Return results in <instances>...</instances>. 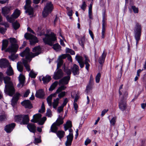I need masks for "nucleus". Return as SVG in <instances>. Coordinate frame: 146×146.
Masks as SVG:
<instances>
[{
  "instance_id": "nucleus-1",
  "label": "nucleus",
  "mask_w": 146,
  "mask_h": 146,
  "mask_svg": "<svg viewBox=\"0 0 146 146\" xmlns=\"http://www.w3.org/2000/svg\"><path fill=\"white\" fill-rule=\"evenodd\" d=\"M33 51L34 53H30L29 48L27 47L25 50L20 54V55L23 57L25 56L27 60L30 61L32 58L37 56L41 53V48L39 46H38L34 47Z\"/></svg>"
},
{
  "instance_id": "nucleus-2",
  "label": "nucleus",
  "mask_w": 146,
  "mask_h": 146,
  "mask_svg": "<svg viewBox=\"0 0 146 146\" xmlns=\"http://www.w3.org/2000/svg\"><path fill=\"white\" fill-rule=\"evenodd\" d=\"M84 57L85 58L84 62L83 61V57L78 54L76 55L75 58L76 60L79 63L80 66L81 68H83L84 66V64H85L86 65V68L88 71L90 66V65L89 64V62H90V60L88 57L86 55H84Z\"/></svg>"
},
{
  "instance_id": "nucleus-3",
  "label": "nucleus",
  "mask_w": 146,
  "mask_h": 146,
  "mask_svg": "<svg viewBox=\"0 0 146 146\" xmlns=\"http://www.w3.org/2000/svg\"><path fill=\"white\" fill-rule=\"evenodd\" d=\"M8 39L9 40L11 44L5 50V52L14 53H16L19 48V46L17 44V40L15 38H10Z\"/></svg>"
},
{
  "instance_id": "nucleus-4",
  "label": "nucleus",
  "mask_w": 146,
  "mask_h": 146,
  "mask_svg": "<svg viewBox=\"0 0 146 146\" xmlns=\"http://www.w3.org/2000/svg\"><path fill=\"white\" fill-rule=\"evenodd\" d=\"M45 37L43 38L44 42L46 44L50 46L53 45L54 41L56 40V38L55 34L52 33L49 34H45Z\"/></svg>"
},
{
  "instance_id": "nucleus-5",
  "label": "nucleus",
  "mask_w": 146,
  "mask_h": 146,
  "mask_svg": "<svg viewBox=\"0 0 146 146\" xmlns=\"http://www.w3.org/2000/svg\"><path fill=\"white\" fill-rule=\"evenodd\" d=\"M41 114H36L33 116V118L31 120V121L33 123H37L38 122L39 124L42 125L46 120V118L45 117H44L41 118Z\"/></svg>"
},
{
  "instance_id": "nucleus-6",
  "label": "nucleus",
  "mask_w": 146,
  "mask_h": 146,
  "mask_svg": "<svg viewBox=\"0 0 146 146\" xmlns=\"http://www.w3.org/2000/svg\"><path fill=\"white\" fill-rule=\"evenodd\" d=\"M141 25L138 23H137L135 27L134 36L136 40V44H137L140 39L141 34Z\"/></svg>"
},
{
  "instance_id": "nucleus-7",
  "label": "nucleus",
  "mask_w": 146,
  "mask_h": 146,
  "mask_svg": "<svg viewBox=\"0 0 146 146\" xmlns=\"http://www.w3.org/2000/svg\"><path fill=\"white\" fill-rule=\"evenodd\" d=\"M5 93L10 96H12L15 94V89L13 84L5 85L4 90Z\"/></svg>"
},
{
  "instance_id": "nucleus-8",
  "label": "nucleus",
  "mask_w": 146,
  "mask_h": 146,
  "mask_svg": "<svg viewBox=\"0 0 146 146\" xmlns=\"http://www.w3.org/2000/svg\"><path fill=\"white\" fill-rule=\"evenodd\" d=\"M53 9V5L51 2H48L44 7L42 12V15L44 17H46L52 11Z\"/></svg>"
},
{
  "instance_id": "nucleus-9",
  "label": "nucleus",
  "mask_w": 146,
  "mask_h": 146,
  "mask_svg": "<svg viewBox=\"0 0 146 146\" xmlns=\"http://www.w3.org/2000/svg\"><path fill=\"white\" fill-rule=\"evenodd\" d=\"M64 118L58 119L56 121V122L54 123L50 127V132H52L56 133L57 130V127L56 125H59L63 123V119Z\"/></svg>"
},
{
  "instance_id": "nucleus-10",
  "label": "nucleus",
  "mask_w": 146,
  "mask_h": 146,
  "mask_svg": "<svg viewBox=\"0 0 146 146\" xmlns=\"http://www.w3.org/2000/svg\"><path fill=\"white\" fill-rule=\"evenodd\" d=\"M24 36L25 38L29 40L30 43L31 45H34L35 43L37 42L38 41L37 37L31 34L26 33L25 35Z\"/></svg>"
},
{
  "instance_id": "nucleus-11",
  "label": "nucleus",
  "mask_w": 146,
  "mask_h": 146,
  "mask_svg": "<svg viewBox=\"0 0 146 146\" xmlns=\"http://www.w3.org/2000/svg\"><path fill=\"white\" fill-rule=\"evenodd\" d=\"M126 99L127 98H123V97L122 96L121 97V98H120L119 106V109L122 111L125 110L127 108Z\"/></svg>"
},
{
  "instance_id": "nucleus-12",
  "label": "nucleus",
  "mask_w": 146,
  "mask_h": 146,
  "mask_svg": "<svg viewBox=\"0 0 146 146\" xmlns=\"http://www.w3.org/2000/svg\"><path fill=\"white\" fill-rule=\"evenodd\" d=\"M31 0H26V5L24 7L25 9L26 10V12L28 13L29 15H32L33 13V8L31 7Z\"/></svg>"
},
{
  "instance_id": "nucleus-13",
  "label": "nucleus",
  "mask_w": 146,
  "mask_h": 146,
  "mask_svg": "<svg viewBox=\"0 0 146 146\" xmlns=\"http://www.w3.org/2000/svg\"><path fill=\"white\" fill-rule=\"evenodd\" d=\"M13 6H5L2 8V13L5 16L9 13L10 11L14 9Z\"/></svg>"
},
{
  "instance_id": "nucleus-14",
  "label": "nucleus",
  "mask_w": 146,
  "mask_h": 146,
  "mask_svg": "<svg viewBox=\"0 0 146 146\" xmlns=\"http://www.w3.org/2000/svg\"><path fill=\"white\" fill-rule=\"evenodd\" d=\"M123 84H121L119 88V93L120 98H121V97H123V98H127L128 93L125 89H123Z\"/></svg>"
},
{
  "instance_id": "nucleus-15",
  "label": "nucleus",
  "mask_w": 146,
  "mask_h": 146,
  "mask_svg": "<svg viewBox=\"0 0 146 146\" xmlns=\"http://www.w3.org/2000/svg\"><path fill=\"white\" fill-rule=\"evenodd\" d=\"M63 73L61 69H58L54 72L53 78L55 80H58L62 77L63 76Z\"/></svg>"
},
{
  "instance_id": "nucleus-16",
  "label": "nucleus",
  "mask_w": 146,
  "mask_h": 146,
  "mask_svg": "<svg viewBox=\"0 0 146 146\" xmlns=\"http://www.w3.org/2000/svg\"><path fill=\"white\" fill-rule=\"evenodd\" d=\"M70 79V76H67L64 77L59 81L58 84L60 85H66L68 84Z\"/></svg>"
},
{
  "instance_id": "nucleus-17",
  "label": "nucleus",
  "mask_w": 146,
  "mask_h": 146,
  "mask_svg": "<svg viewBox=\"0 0 146 146\" xmlns=\"http://www.w3.org/2000/svg\"><path fill=\"white\" fill-rule=\"evenodd\" d=\"M18 78L19 83L17 85V87L18 88L22 87L24 85L25 77L23 75L21 74L18 77Z\"/></svg>"
},
{
  "instance_id": "nucleus-18",
  "label": "nucleus",
  "mask_w": 146,
  "mask_h": 146,
  "mask_svg": "<svg viewBox=\"0 0 146 146\" xmlns=\"http://www.w3.org/2000/svg\"><path fill=\"white\" fill-rule=\"evenodd\" d=\"M67 140L65 142V145L66 146H70L73 140V133H70L67 136Z\"/></svg>"
},
{
  "instance_id": "nucleus-19",
  "label": "nucleus",
  "mask_w": 146,
  "mask_h": 146,
  "mask_svg": "<svg viewBox=\"0 0 146 146\" xmlns=\"http://www.w3.org/2000/svg\"><path fill=\"white\" fill-rule=\"evenodd\" d=\"M92 76L91 75L90 76L89 83L87 85L85 92L88 94L90 91V90L92 89V86L93 84V78H92Z\"/></svg>"
},
{
  "instance_id": "nucleus-20",
  "label": "nucleus",
  "mask_w": 146,
  "mask_h": 146,
  "mask_svg": "<svg viewBox=\"0 0 146 146\" xmlns=\"http://www.w3.org/2000/svg\"><path fill=\"white\" fill-rule=\"evenodd\" d=\"M72 127V123L71 121L69 120L67 121L66 124L64 125V130L65 131H66L69 128H70L69 130V132H70L69 134L71 133H73V131L71 129Z\"/></svg>"
},
{
  "instance_id": "nucleus-21",
  "label": "nucleus",
  "mask_w": 146,
  "mask_h": 146,
  "mask_svg": "<svg viewBox=\"0 0 146 146\" xmlns=\"http://www.w3.org/2000/svg\"><path fill=\"white\" fill-rule=\"evenodd\" d=\"M15 126V124L13 123L6 125L5 127V130L7 133H10L14 129Z\"/></svg>"
},
{
  "instance_id": "nucleus-22",
  "label": "nucleus",
  "mask_w": 146,
  "mask_h": 146,
  "mask_svg": "<svg viewBox=\"0 0 146 146\" xmlns=\"http://www.w3.org/2000/svg\"><path fill=\"white\" fill-rule=\"evenodd\" d=\"M9 65V63L6 59L3 58L0 60V67L1 68H5Z\"/></svg>"
},
{
  "instance_id": "nucleus-23",
  "label": "nucleus",
  "mask_w": 146,
  "mask_h": 146,
  "mask_svg": "<svg viewBox=\"0 0 146 146\" xmlns=\"http://www.w3.org/2000/svg\"><path fill=\"white\" fill-rule=\"evenodd\" d=\"M71 71L74 75H78L79 73V66L75 64H74L71 68Z\"/></svg>"
},
{
  "instance_id": "nucleus-24",
  "label": "nucleus",
  "mask_w": 146,
  "mask_h": 146,
  "mask_svg": "<svg viewBox=\"0 0 146 146\" xmlns=\"http://www.w3.org/2000/svg\"><path fill=\"white\" fill-rule=\"evenodd\" d=\"M21 104L25 108L31 109L32 107L31 102L29 100H25L21 102Z\"/></svg>"
},
{
  "instance_id": "nucleus-25",
  "label": "nucleus",
  "mask_w": 146,
  "mask_h": 146,
  "mask_svg": "<svg viewBox=\"0 0 146 146\" xmlns=\"http://www.w3.org/2000/svg\"><path fill=\"white\" fill-rule=\"evenodd\" d=\"M106 55L107 53L104 50L98 59V62L100 64H102L104 63Z\"/></svg>"
},
{
  "instance_id": "nucleus-26",
  "label": "nucleus",
  "mask_w": 146,
  "mask_h": 146,
  "mask_svg": "<svg viewBox=\"0 0 146 146\" xmlns=\"http://www.w3.org/2000/svg\"><path fill=\"white\" fill-rule=\"evenodd\" d=\"M35 96L38 98H42L44 96V93L43 90L42 89L37 90L35 95Z\"/></svg>"
},
{
  "instance_id": "nucleus-27",
  "label": "nucleus",
  "mask_w": 146,
  "mask_h": 146,
  "mask_svg": "<svg viewBox=\"0 0 146 146\" xmlns=\"http://www.w3.org/2000/svg\"><path fill=\"white\" fill-rule=\"evenodd\" d=\"M27 127L31 132L35 133L36 127L35 124L33 123L29 124L27 125Z\"/></svg>"
},
{
  "instance_id": "nucleus-28",
  "label": "nucleus",
  "mask_w": 146,
  "mask_h": 146,
  "mask_svg": "<svg viewBox=\"0 0 146 146\" xmlns=\"http://www.w3.org/2000/svg\"><path fill=\"white\" fill-rule=\"evenodd\" d=\"M20 95V94L17 93L16 94V95L13 98L12 100L11 104L13 106L17 104Z\"/></svg>"
},
{
  "instance_id": "nucleus-29",
  "label": "nucleus",
  "mask_w": 146,
  "mask_h": 146,
  "mask_svg": "<svg viewBox=\"0 0 146 146\" xmlns=\"http://www.w3.org/2000/svg\"><path fill=\"white\" fill-rule=\"evenodd\" d=\"M22 121L21 124H27L29 121V117L27 115H22Z\"/></svg>"
},
{
  "instance_id": "nucleus-30",
  "label": "nucleus",
  "mask_w": 146,
  "mask_h": 146,
  "mask_svg": "<svg viewBox=\"0 0 146 146\" xmlns=\"http://www.w3.org/2000/svg\"><path fill=\"white\" fill-rule=\"evenodd\" d=\"M3 79L5 85H9L13 84L11 80V78L9 76H6L4 77Z\"/></svg>"
},
{
  "instance_id": "nucleus-31",
  "label": "nucleus",
  "mask_w": 146,
  "mask_h": 146,
  "mask_svg": "<svg viewBox=\"0 0 146 146\" xmlns=\"http://www.w3.org/2000/svg\"><path fill=\"white\" fill-rule=\"evenodd\" d=\"M84 36L81 37L79 39H78V42L83 48L84 47V44L85 43V39Z\"/></svg>"
},
{
  "instance_id": "nucleus-32",
  "label": "nucleus",
  "mask_w": 146,
  "mask_h": 146,
  "mask_svg": "<svg viewBox=\"0 0 146 146\" xmlns=\"http://www.w3.org/2000/svg\"><path fill=\"white\" fill-rule=\"evenodd\" d=\"M8 43L9 41L8 40L5 39L3 40L1 48L2 50H4L8 46Z\"/></svg>"
},
{
  "instance_id": "nucleus-33",
  "label": "nucleus",
  "mask_w": 146,
  "mask_h": 146,
  "mask_svg": "<svg viewBox=\"0 0 146 146\" xmlns=\"http://www.w3.org/2000/svg\"><path fill=\"white\" fill-rule=\"evenodd\" d=\"M17 68L18 70L20 72H22L23 69V63L21 62H18L17 64Z\"/></svg>"
},
{
  "instance_id": "nucleus-34",
  "label": "nucleus",
  "mask_w": 146,
  "mask_h": 146,
  "mask_svg": "<svg viewBox=\"0 0 146 146\" xmlns=\"http://www.w3.org/2000/svg\"><path fill=\"white\" fill-rule=\"evenodd\" d=\"M23 63L24 64L26 70L28 71H30V70L29 65L27 63V60H26L23 59Z\"/></svg>"
},
{
  "instance_id": "nucleus-35",
  "label": "nucleus",
  "mask_w": 146,
  "mask_h": 146,
  "mask_svg": "<svg viewBox=\"0 0 146 146\" xmlns=\"http://www.w3.org/2000/svg\"><path fill=\"white\" fill-rule=\"evenodd\" d=\"M51 79L50 76L48 75H47L45 77H43L42 79L44 84L47 83Z\"/></svg>"
},
{
  "instance_id": "nucleus-36",
  "label": "nucleus",
  "mask_w": 146,
  "mask_h": 146,
  "mask_svg": "<svg viewBox=\"0 0 146 146\" xmlns=\"http://www.w3.org/2000/svg\"><path fill=\"white\" fill-rule=\"evenodd\" d=\"M6 73L9 76H11L13 74V71L11 66H9V67L6 72Z\"/></svg>"
},
{
  "instance_id": "nucleus-37",
  "label": "nucleus",
  "mask_w": 146,
  "mask_h": 146,
  "mask_svg": "<svg viewBox=\"0 0 146 146\" xmlns=\"http://www.w3.org/2000/svg\"><path fill=\"white\" fill-rule=\"evenodd\" d=\"M20 11L18 9H16L12 15V16L15 18H17L20 15Z\"/></svg>"
},
{
  "instance_id": "nucleus-38",
  "label": "nucleus",
  "mask_w": 146,
  "mask_h": 146,
  "mask_svg": "<svg viewBox=\"0 0 146 146\" xmlns=\"http://www.w3.org/2000/svg\"><path fill=\"white\" fill-rule=\"evenodd\" d=\"M58 84V82L57 81H55L50 86L49 89V91H52L54 90Z\"/></svg>"
},
{
  "instance_id": "nucleus-39",
  "label": "nucleus",
  "mask_w": 146,
  "mask_h": 146,
  "mask_svg": "<svg viewBox=\"0 0 146 146\" xmlns=\"http://www.w3.org/2000/svg\"><path fill=\"white\" fill-rule=\"evenodd\" d=\"M59 98H57L56 99L54 100L52 103L53 107L54 108L56 109L58 106V103Z\"/></svg>"
},
{
  "instance_id": "nucleus-40",
  "label": "nucleus",
  "mask_w": 146,
  "mask_h": 146,
  "mask_svg": "<svg viewBox=\"0 0 146 146\" xmlns=\"http://www.w3.org/2000/svg\"><path fill=\"white\" fill-rule=\"evenodd\" d=\"M56 133L58 137L60 139L63 137L65 134V132L63 131H59L57 132H56Z\"/></svg>"
},
{
  "instance_id": "nucleus-41",
  "label": "nucleus",
  "mask_w": 146,
  "mask_h": 146,
  "mask_svg": "<svg viewBox=\"0 0 146 146\" xmlns=\"http://www.w3.org/2000/svg\"><path fill=\"white\" fill-rule=\"evenodd\" d=\"M6 16L7 20L8 22L11 23H13V22L14 21L15 19L14 18V17L12 16V15L10 17L7 15Z\"/></svg>"
},
{
  "instance_id": "nucleus-42",
  "label": "nucleus",
  "mask_w": 146,
  "mask_h": 146,
  "mask_svg": "<svg viewBox=\"0 0 146 146\" xmlns=\"http://www.w3.org/2000/svg\"><path fill=\"white\" fill-rule=\"evenodd\" d=\"M12 25L13 28L15 30L18 29L20 26L19 24L17 21L13 23H12Z\"/></svg>"
},
{
  "instance_id": "nucleus-43",
  "label": "nucleus",
  "mask_w": 146,
  "mask_h": 146,
  "mask_svg": "<svg viewBox=\"0 0 146 146\" xmlns=\"http://www.w3.org/2000/svg\"><path fill=\"white\" fill-rule=\"evenodd\" d=\"M66 88V86L64 85H62L60 87H59L56 90V93H59L61 91L65 90Z\"/></svg>"
},
{
  "instance_id": "nucleus-44",
  "label": "nucleus",
  "mask_w": 146,
  "mask_h": 146,
  "mask_svg": "<svg viewBox=\"0 0 146 146\" xmlns=\"http://www.w3.org/2000/svg\"><path fill=\"white\" fill-rule=\"evenodd\" d=\"M53 47V49L57 51H59L60 50L61 47L58 43L54 44Z\"/></svg>"
},
{
  "instance_id": "nucleus-45",
  "label": "nucleus",
  "mask_w": 146,
  "mask_h": 146,
  "mask_svg": "<svg viewBox=\"0 0 146 146\" xmlns=\"http://www.w3.org/2000/svg\"><path fill=\"white\" fill-rule=\"evenodd\" d=\"M14 118L16 121H19L22 119V115H16L15 117Z\"/></svg>"
},
{
  "instance_id": "nucleus-46",
  "label": "nucleus",
  "mask_w": 146,
  "mask_h": 146,
  "mask_svg": "<svg viewBox=\"0 0 146 146\" xmlns=\"http://www.w3.org/2000/svg\"><path fill=\"white\" fill-rule=\"evenodd\" d=\"M52 98L51 97V96H49L46 99L47 103L48 105L50 106H51L52 105L51 102Z\"/></svg>"
},
{
  "instance_id": "nucleus-47",
  "label": "nucleus",
  "mask_w": 146,
  "mask_h": 146,
  "mask_svg": "<svg viewBox=\"0 0 146 146\" xmlns=\"http://www.w3.org/2000/svg\"><path fill=\"white\" fill-rule=\"evenodd\" d=\"M18 56L17 54H12L9 56V58L10 60L14 61L17 58Z\"/></svg>"
},
{
  "instance_id": "nucleus-48",
  "label": "nucleus",
  "mask_w": 146,
  "mask_h": 146,
  "mask_svg": "<svg viewBox=\"0 0 146 146\" xmlns=\"http://www.w3.org/2000/svg\"><path fill=\"white\" fill-rule=\"evenodd\" d=\"M58 61L57 67V69H58L63 63V60L62 59H60L58 58Z\"/></svg>"
},
{
  "instance_id": "nucleus-49",
  "label": "nucleus",
  "mask_w": 146,
  "mask_h": 146,
  "mask_svg": "<svg viewBox=\"0 0 146 146\" xmlns=\"http://www.w3.org/2000/svg\"><path fill=\"white\" fill-rule=\"evenodd\" d=\"M66 53H70L71 55H74L75 54L74 51V50L68 48H66Z\"/></svg>"
},
{
  "instance_id": "nucleus-50",
  "label": "nucleus",
  "mask_w": 146,
  "mask_h": 146,
  "mask_svg": "<svg viewBox=\"0 0 146 146\" xmlns=\"http://www.w3.org/2000/svg\"><path fill=\"white\" fill-rule=\"evenodd\" d=\"M116 117H114L110 120V122L111 125L113 126L115 125L116 122Z\"/></svg>"
},
{
  "instance_id": "nucleus-51",
  "label": "nucleus",
  "mask_w": 146,
  "mask_h": 146,
  "mask_svg": "<svg viewBox=\"0 0 146 146\" xmlns=\"http://www.w3.org/2000/svg\"><path fill=\"white\" fill-rule=\"evenodd\" d=\"M101 74L100 73H98L96 77V83H98L99 82Z\"/></svg>"
},
{
  "instance_id": "nucleus-52",
  "label": "nucleus",
  "mask_w": 146,
  "mask_h": 146,
  "mask_svg": "<svg viewBox=\"0 0 146 146\" xmlns=\"http://www.w3.org/2000/svg\"><path fill=\"white\" fill-rule=\"evenodd\" d=\"M37 74H36L33 70H31L30 72L29 75L31 78H35Z\"/></svg>"
},
{
  "instance_id": "nucleus-53",
  "label": "nucleus",
  "mask_w": 146,
  "mask_h": 146,
  "mask_svg": "<svg viewBox=\"0 0 146 146\" xmlns=\"http://www.w3.org/2000/svg\"><path fill=\"white\" fill-rule=\"evenodd\" d=\"M46 116L48 117H51L52 116V111L50 109H48L46 113Z\"/></svg>"
},
{
  "instance_id": "nucleus-54",
  "label": "nucleus",
  "mask_w": 146,
  "mask_h": 146,
  "mask_svg": "<svg viewBox=\"0 0 146 146\" xmlns=\"http://www.w3.org/2000/svg\"><path fill=\"white\" fill-rule=\"evenodd\" d=\"M64 72L66 73L67 76H70L71 74V70L67 68H65L64 70Z\"/></svg>"
},
{
  "instance_id": "nucleus-55",
  "label": "nucleus",
  "mask_w": 146,
  "mask_h": 146,
  "mask_svg": "<svg viewBox=\"0 0 146 146\" xmlns=\"http://www.w3.org/2000/svg\"><path fill=\"white\" fill-rule=\"evenodd\" d=\"M45 110V108L44 107V103L43 102L42 105L41 109L39 110L38 111L39 112L43 113L44 112Z\"/></svg>"
},
{
  "instance_id": "nucleus-56",
  "label": "nucleus",
  "mask_w": 146,
  "mask_h": 146,
  "mask_svg": "<svg viewBox=\"0 0 146 146\" xmlns=\"http://www.w3.org/2000/svg\"><path fill=\"white\" fill-rule=\"evenodd\" d=\"M69 8L66 7V9L68 11L67 14L70 17H71L72 15V10L69 9Z\"/></svg>"
},
{
  "instance_id": "nucleus-57",
  "label": "nucleus",
  "mask_w": 146,
  "mask_h": 146,
  "mask_svg": "<svg viewBox=\"0 0 146 146\" xmlns=\"http://www.w3.org/2000/svg\"><path fill=\"white\" fill-rule=\"evenodd\" d=\"M106 30V28L102 27V38H104L105 37V33Z\"/></svg>"
},
{
  "instance_id": "nucleus-58",
  "label": "nucleus",
  "mask_w": 146,
  "mask_h": 146,
  "mask_svg": "<svg viewBox=\"0 0 146 146\" xmlns=\"http://www.w3.org/2000/svg\"><path fill=\"white\" fill-rule=\"evenodd\" d=\"M131 8L135 13H138V8L136 7L135 6H132Z\"/></svg>"
},
{
  "instance_id": "nucleus-59",
  "label": "nucleus",
  "mask_w": 146,
  "mask_h": 146,
  "mask_svg": "<svg viewBox=\"0 0 146 146\" xmlns=\"http://www.w3.org/2000/svg\"><path fill=\"white\" fill-rule=\"evenodd\" d=\"M6 119V116L5 115H0V121L5 120Z\"/></svg>"
},
{
  "instance_id": "nucleus-60",
  "label": "nucleus",
  "mask_w": 146,
  "mask_h": 146,
  "mask_svg": "<svg viewBox=\"0 0 146 146\" xmlns=\"http://www.w3.org/2000/svg\"><path fill=\"white\" fill-rule=\"evenodd\" d=\"M66 93L65 92H62L58 94V96L59 98H61L64 96Z\"/></svg>"
},
{
  "instance_id": "nucleus-61",
  "label": "nucleus",
  "mask_w": 146,
  "mask_h": 146,
  "mask_svg": "<svg viewBox=\"0 0 146 146\" xmlns=\"http://www.w3.org/2000/svg\"><path fill=\"white\" fill-rule=\"evenodd\" d=\"M86 7V5L85 2L84 1L83 2L82 4L81 7V9L83 10L84 11Z\"/></svg>"
},
{
  "instance_id": "nucleus-62",
  "label": "nucleus",
  "mask_w": 146,
  "mask_h": 146,
  "mask_svg": "<svg viewBox=\"0 0 146 146\" xmlns=\"http://www.w3.org/2000/svg\"><path fill=\"white\" fill-rule=\"evenodd\" d=\"M68 54H63L61 55H60L59 57L58 58L60 59H64L67 56Z\"/></svg>"
},
{
  "instance_id": "nucleus-63",
  "label": "nucleus",
  "mask_w": 146,
  "mask_h": 146,
  "mask_svg": "<svg viewBox=\"0 0 146 146\" xmlns=\"http://www.w3.org/2000/svg\"><path fill=\"white\" fill-rule=\"evenodd\" d=\"M64 107V106L62 105L61 106L59 107L57 109L58 112V113H60L61 112L63 111Z\"/></svg>"
},
{
  "instance_id": "nucleus-64",
  "label": "nucleus",
  "mask_w": 146,
  "mask_h": 146,
  "mask_svg": "<svg viewBox=\"0 0 146 146\" xmlns=\"http://www.w3.org/2000/svg\"><path fill=\"white\" fill-rule=\"evenodd\" d=\"M91 142V140L88 138H87L85 141L84 144L86 145H87L88 144Z\"/></svg>"
}]
</instances>
